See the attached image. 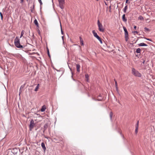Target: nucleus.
Listing matches in <instances>:
<instances>
[{
  "mask_svg": "<svg viewBox=\"0 0 155 155\" xmlns=\"http://www.w3.org/2000/svg\"><path fill=\"white\" fill-rule=\"evenodd\" d=\"M132 73L136 77H140L141 76V74L134 68H133L132 69Z\"/></svg>",
  "mask_w": 155,
  "mask_h": 155,
  "instance_id": "nucleus-1",
  "label": "nucleus"
},
{
  "mask_svg": "<svg viewBox=\"0 0 155 155\" xmlns=\"http://www.w3.org/2000/svg\"><path fill=\"white\" fill-rule=\"evenodd\" d=\"M97 25L98 27V29L99 31L101 32H104V29L103 28V26L99 20L97 21Z\"/></svg>",
  "mask_w": 155,
  "mask_h": 155,
  "instance_id": "nucleus-2",
  "label": "nucleus"
},
{
  "mask_svg": "<svg viewBox=\"0 0 155 155\" xmlns=\"http://www.w3.org/2000/svg\"><path fill=\"white\" fill-rule=\"evenodd\" d=\"M123 29L125 32V40L126 41H127L129 39L128 32L126 27H123Z\"/></svg>",
  "mask_w": 155,
  "mask_h": 155,
  "instance_id": "nucleus-3",
  "label": "nucleus"
},
{
  "mask_svg": "<svg viewBox=\"0 0 155 155\" xmlns=\"http://www.w3.org/2000/svg\"><path fill=\"white\" fill-rule=\"evenodd\" d=\"M65 0H58L59 5L60 8L62 9L64 8Z\"/></svg>",
  "mask_w": 155,
  "mask_h": 155,
  "instance_id": "nucleus-4",
  "label": "nucleus"
},
{
  "mask_svg": "<svg viewBox=\"0 0 155 155\" xmlns=\"http://www.w3.org/2000/svg\"><path fill=\"white\" fill-rule=\"evenodd\" d=\"M14 43L15 46L17 48H19V38L18 37H16L15 39Z\"/></svg>",
  "mask_w": 155,
  "mask_h": 155,
  "instance_id": "nucleus-5",
  "label": "nucleus"
},
{
  "mask_svg": "<svg viewBox=\"0 0 155 155\" xmlns=\"http://www.w3.org/2000/svg\"><path fill=\"white\" fill-rule=\"evenodd\" d=\"M35 124L34 123L33 120V119L31 120L30 122V124L29 125V128L30 130L31 131L32 130L35 126Z\"/></svg>",
  "mask_w": 155,
  "mask_h": 155,
  "instance_id": "nucleus-6",
  "label": "nucleus"
},
{
  "mask_svg": "<svg viewBox=\"0 0 155 155\" xmlns=\"http://www.w3.org/2000/svg\"><path fill=\"white\" fill-rule=\"evenodd\" d=\"M19 10L18 8L15 10V13L14 15V16L15 18L17 19L19 15Z\"/></svg>",
  "mask_w": 155,
  "mask_h": 155,
  "instance_id": "nucleus-7",
  "label": "nucleus"
},
{
  "mask_svg": "<svg viewBox=\"0 0 155 155\" xmlns=\"http://www.w3.org/2000/svg\"><path fill=\"white\" fill-rule=\"evenodd\" d=\"M103 99V95L101 94H100L98 96L97 98V99L93 98V99L95 101H101Z\"/></svg>",
  "mask_w": 155,
  "mask_h": 155,
  "instance_id": "nucleus-8",
  "label": "nucleus"
},
{
  "mask_svg": "<svg viewBox=\"0 0 155 155\" xmlns=\"http://www.w3.org/2000/svg\"><path fill=\"white\" fill-rule=\"evenodd\" d=\"M92 33L94 35V36L96 37L97 39H100V37L99 36L97 35V33L95 32V30L92 31Z\"/></svg>",
  "mask_w": 155,
  "mask_h": 155,
  "instance_id": "nucleus-9",
  "label": "nucleus"
},
{
  "mask_svg": "<svg viewBox=\"0 0 155 155\" xmlns=\"http://www.w3.org/2000/svg\"><path fill=\"white\" fill-rule=\"evenodd\" d=\"M58 140H59V141H61L63 143H64V140L63 138L62 137H58ZM54 140H55L56 141H57V142L58 143L59 141H58L55 138L54 139Z\"/></svg>",
  "mask_w": 155,
  "mask_h": 155,
  "instance_id": "nucleus-10",
  "label": "nucleus"
},
{
  "mask_svg": "<svg viewBox=\"0 0 155 155\" xmlns=\"http://www.w3.org/2000/svg\"><path fill=\"white\" fill-rule=\"evenodd\" d=\"M41 146L43 148L44 151H45L46 150V148L45 147V144L44 142H42L41 143Z\"/></svg>",
  "mask_w": 155,
  "mask_h": 155,
  "instance_id": "nucleus-11",
  "label": "nucleus"
},
{
  "mask_svg": "<svg viewBox=\"0 0 155 155\" xmlns=\"http://www.w3.org/2000/svg\"><path fill=\"white\" fill-rule=\"evenodd\" d=\"M48 123H46L44 125V132L46 130L47 128H48Z\"/></svg>",
  "mask_w": 155,
  "mask_h": 155,
  "instance_id": "nucleus-12",
  "label": "nucleus"
},
{
  "mask_svg": "<svg viewBox=\"0 0 155 155\" xmlns=\"http://www.w3.org/2000/svg\"><path fill=\"white\" fill-rule=\"evenodd\" d=\"M80 66L79 64H76V68L77 71L78 72H79L80 71Z\"/></svg>",
  "mask_w": 155,
  "mask_h": 155,
  "instance_id": "nucleus-13",
  "label": "nucleus"
},
{
  "mask_svg": "<svg viewBox=\"0 0 155 155\" xmlns=\"http://www.w3.org/2000/svg\"><path fill=\"white\" fill-rule=\"evenodd\" d=\"M122 19L123 21L124 22H126L127 21V19L125 17V14H124L122 17Z\"/></svg>",
  "mask_w": 155,
  "mask_h": 155,
  "instance_id": "nucleus-14",
  "label": "nucleus"
},
{
  "mask_svg": "<svg viewBox=\"0 0 155 155\" xmlns=\"http://www.w3.org/2000/svg\"><path fill=\"white\" fill-rule=\"evenodd\" d=\"M138 45L140 46H147V44H146L143 43H140V44H139Z\"/></svg>",
  "mask_w": 155,
  "mask_h": 155,
  "instance_id": "nucleus-15",
  "label": "nucleus"
},
{
  "mask_svg": "<svg viewBox=\"0 0 155 155\" xmlns=\"http://www.w3.org/2000/svg\"><path fill=\"white\" fill-rule=\"evenodd\" d=\"M35 24L37 26V27H38V24L37 19H35L34 21Z\"/></svg>",
  "mask_w": 155,
  "mask_h": 155,
  "instance_id": "nucleus-16",
  "label": "nucleus"
},
{
  "mask_svg": "<svg viewBox=\"0 0 155 155\" xmlns=\"http://www.w3.org/2000/svg\"><path fill=\"white\" fill-rule=\"evenodd\" d=\"M46 107L45 106H43L41 108V111L42 112L44 111L46 109Z\"/></svg>",
  "mask_w": 155,
  "mask_h": 155,
  "instance_id": "nucleus-17",
  "label": "nucleus"
},
{
  "mask_svg": "<svg viewBox=\"0 0 155 155\" xmlns=\"http://www.w3.org/2000/svg\"><path fill=\"white\" fill-rule=\"evenodd\" d=\"M113 115V113L112 111H111L109 114V116L110 118V119L111 120L112 119V117Z\"/></svg>",
  "mask_w": 155,
  "mask_h": 155,
  "instance_id": "nucleus-18",
  "label": "nucleus"
},
{
  "mask_svg": "<svg viewBox=\"0 0 155 155\" xmlns=\"http://www.w3.org/2000/svg\"><path fill=\"white\" fill-rule=\"evenodd\" d=\"M39 84H38L36 86V87L35 89V91H38V88H39Z\"/></svg>",
  "mask_w": 155,
  "mask_h": 155,
  "instance_id": "nucleus-19",
  "label": "nucleus"
},
{
  "mask_svg": "<svg viewBox=\"0 0 155 155\" xmlns=\"http://www.w3.org/2000/svg\"><path fill=\"white\" fill-rule=\"evenodd\" d=\"M20 60H22L24 62H25V59L22 57L21 55H20Z\"/></svg>",
  "mask_w": 155,
  "mask_h": 155,
  "instance_id": "nucleus-20",
  "label": "nucleus"
},
{
  "mask_svg": "<svg viewBox=\"0 0 155 155\" xmlns=\"http://www.w3.org/2000/svg\"><path fill=\"white\" fill-rule=\"evenodd\" d=\"M88 77L89 75L88 74H86L85 75V78L86 79V80L87 81H88Z\"/></svg>",
  "mask_w": 155,
  "mask_h": 155,
  "instance_id": "nucleus-21",
  "label": "nucleus"
},
{
  "mask_svg": "<svg viewBox=\"0 0 155 155\" xmlns=\"http://www.w3.org/2000/svg\"><path fill=\"white\" fill-rule=\"evenodd\" d=\"M47 49L48 55V56L49 57H50V54L49 50V49H48V48L47 47Z\"/></svg>",
  "mask_w": 155,
  "mask_h": 155,
  "instance_id": "nucleus-22",
  "label": "nucleus"
},
{
  "mask_svg": "<svg viewBox=\"0 0 155 155\" xmlns=\"http://www.w3.org/2000/svg\"><path fill=\"white\" fill-rule=\"evenodd\" d=\"M141 50L140 48H137V49L136 52L137 53H139L140 52Z\"/></svg>",
  "mask_w": 155,
  "mask_h": 155,
  "instance_id": "nucleus-23",
  "label": "nucleus"
},
{
  "mask_svg": "<svg viewBox=\"0 0 155 155\" xmlns=\"http://www.w3.org/2000/svg\"><path fill=\"white\" fill-rule=\"evenodd\" d=\"M127 9V6L126 5L124 8V13H126V10Z\"/></svg>",
  "mask_w": 155,
  "mask_h": 155,
  "instance_id": "nucleus-24",
  "label": "nucleus"
},
{
  "mask_svg": "<svg viewBox=\"0 0 155 155\" xmlns=\"http://www.w3.org/2000/svg\"><path fill=\"white\" fill-rule=\"evenodd\" d=\"M145 31H150V29L148 28L145 27L144 28Z\"/></svg>",
  "mask_w": 155,
  "mask_h": 155,
  "instance_id": "nucleus-25",
  "label": "nucleus"
},
{
  "mask_svg": "<svg viewBox=\"0 0 155 155\" xmlns=\"http://www.w3.org/2000/svg\"><path fill=\"white\" fill-rule=\"evenodd\" d=\"M138 19H140V20H143V17L142 16H140L138 17Z\"/></svg>",
  "mask_w": 155,
  "mask_h": 155,
  "instance_id": "nucleus-26",
  "label": "nucleus"
},
{
  "mask_svg": "<svg viewBox=\"0 0 155 155\" xmlns=\"http://www.w3.org/2000/svg\"><path fill=\"white\" fill-rule=\"evenodd\" d=\"M138 127H136V129L135 130V133L136 134L138 132Z\"/></svg>",
  "mask_w": 155,
  "mask_h": 155,
  "instance_id": "nucleus-27",
  "label": "nucleus"
},
{
  "mask_svg": "<svg viewBox=\"0 0 155 155\" xmlns=\"http://www.w3.org/2000/svg\"><path fill=\"white\" fill-rule=\"evenodd\" d=\"M0 15L1 17V20H2L3 19V15L1 12L0 13Z\"/></svg>",
  "mask_w": 155,
  "mask_h": 155,
  "instance_id": "nucleus-28",
  "label": "nucleus"
},
{
  "mask_svg": "<svg viewBox=\"0 0 155 155\" xmlns=\"http://www.w3.org/2000/svg\"><path fill=\"white\" fill-rule=\"evenodd\" d=\"M81 43V45H84V41L83 40L81 41H80Z\"/></svg>",
  "mask_w": 155,
  "mask_h": 155,
  "instance_id": "nucleus-29",
  "label": "nucleus"
},
{
  "mask_svg": "<svg viewBox=\"0 0 155 155\" xmlns=\"http://www.w3.org/2000/svg\"><path fill=\"white\" fill-rule=\"evenodd\" d=\"M23 34H24V32H23V31L21 32V36H20V38H21L22 36H23Z\"/></svg>",
  "mask_w": 155,
  "mask_h": 155,
  "instance_id": "nucleus-30",
  "label": "nucleus"
},
{
  "mask_svg": "<svg viewBox=\"0 0 155 155\" xmlns=\"http://www.w3.org/2000/svg\"><path fill=\"white\" fill-rule=\"evenodd\" d=\"M144 38L145 39H146V40H148V41H152V40H151V39H150V38H145V37Z\"/></svg>",
  "mask_w": 155,
  "mask_h": 155,
  "instance_id": "nucleus-31",
  "label": "nucleus"
},
{
  "mask_svg": "<svg viewBox=\"0 0 155 155\" xmlns=\"http://www.w3.org/2000/svg\"><path fill=\"white\" fill-rule=\"evenodd\" d=\"M25 46V45H21L20 44V48H23V47H24Z\"/></svg>",
  "mask_w": 155,
  "mask_h": 155,
  "instance_id": "nucleus-32",
  "label": "nucleus"
},
{
  "mask_svg": "<svg viewBox=\"0 0 155 155\" xmlns=\"http://www.w3.org/2000/svg\"><path fill=\"white\" fill-rule=\"evenodd\" d=\"M25 84H24L23 85H22L20 87V90L21 89H22L25 86Z\"/></svg>",
  "mask_w": 155,
  "mask_h": 155,
  "instance_id": "nucleus-33",
  "label": "nucleus"
},
{
  "mask_svg": "<svg viewBox=\"0 0 155 155\" xmlns=\"http://www.w3.org/2000/svg\"><path fill=\"white\" fill-rule=\"evenodd\" d=\"M99 41H100V42L101 43V44H102V40L101 39V38H100V39H98Z\"/></svg>",
  "mask_w": 155,
  "mask_h": 155,
  "instance_id": "nucleus-34",
  "label": "nucleus"
},
{
  "mask_svg": "<svg viewBox=\"0 0 155 155\" xmlns=\"http://www.w3.org/2000/svg\"><path fill=\"white\" fill-rule=\"evenodd\" d=\"M38 2L40 3L41 5L42 4V3L41 1V0H38Z\"/></svg>",
  "mask_w": 155,
  "mask_h": 155,
  "instance_id": "nucleus-35",
  "label": "nucleus"
},
{
  "mask_svg": "<svg viewBox=\"0 0 155 155\" xmlns=\"http://www.w3.org/2000/svg\"><path fill=\"white\" fill-rule=\"evenodd\" d=\"M138 124H139V121H138L137 122V123L136 124V127H138Z\"/></svg>",
  "mask_w": 155,
  "mask_h": 155,
  "instance_id": "nucleus-36",
  "label": "nucleus"
},
{
  "mask_svg": "<svg viewBox=\"0 0 155 155\" xmlns=\"http://www.w3.org/2000/svg\"><path fill=\"white\" fill-rule=\"evenodd\" d=\"M115 87H117V81H115Z\"/></svg>",
  "mask_w": 155,
  "mask_h": 155,
  "instance_id": "nucleus-37",
  "label": "nucleus"
},
{
  "mask_svg": "<svg viewBox=\"0 0 155 155\" xmlns=\"http://www.w3.org/2000/svg\"><path fill=\"white\" fill-rule=\"evenodd\" d=\"M61 34L63 35L64 34L63 33V31L62 30V28L61 27Z\"/></svg>",
  "mask_w": 155,
  "mask_h": 155,
  "instance_id": "nucleus-38",
  "label": "nucleus"
},
{
  "mask_svg": "<svg viewBox=\"0 0 155 155\" xmlns=\"http://www.w3.org/2000/svg\"><path fill=\"white\" fill-rule=\"evenodd\" d=\"M133 33H136L137 34H138V31H134Z\"/></svg>",
  "mask_w": 155,
  "mask_h": 155,
  "instance_id": "nucleus-39",
  "label": "nucleus"
},
{
  "mask_svg": "<svg viewBox=\"0 0 155 155\" xmlns=\"http://www.w3.org/2000/svg\"><path fill=\"white\" fill-rule=\"evenodd\" d=\"M79 38H80V41H82L83 40V39H82V38L80 36L79 37Z\"/></svg>",
  "mask_w": 155,
  "mask_h": 155,
  "instance_id": "nucleus-40",
  "label": "nucleus"
},
{
  "mask_svg": "<svg viewBox=\"0 0 155 155\" xmlns=\"http://www.w3.org/2000/svg\"><path fill=\"white\" fill-rule=\"evenodd\" d=\"M116 90L117 91H118V87H116Z\"/></svg>",
  "mask_w": 155,
  "mask_h": 155,
  "instance_id": "nucleus-41",
  "label": "nucleus"
},
{
  "mask_svg": "<svg viewBox=\"0 0 155 155\" xmlns=\"http://www.w3.org/2000/svg\"><path fill=\"white\" fill-rule=\"evenodd\" d=\"M134 29H135V30H136V28H137V27L136 26H134Z\"/></svg>",
  "mask_w": 155,
  "mask_h": 155,
  "instance_id": "nucleus-42",
  "label": "nucleus"
},
{
  "mask_svg": "<svg viewBox=\"0 0 155 155\" xmlns=\"http://www.w3.org/2000/svg\"><path fill=\"white\" fill-rule=\"evenodd\" d=\"M129 0H126V3H128V1Z\"/></svg>",
  "mask_w": 155,
  "mask_h": 155,
  "instance_id": "nucleus-43",
  "label": "nucleus"
},
{
  "mask_svg": "<svg viewBox=\"0 0 155 155\" xmlns=\"http://www.w3.org/2000/svg\"><path fill=\"white\" fill-rule=\"evenodd\" d=\"M21 3H23V2L24 0H21Z\"/></svg>",
  "mask_w": 155,
  "mask_h": 155,
  "instance_id": "nucleus-44",
  "label": "nucleus"
},
{
  "mask_svg": "<svg viewBox=\"0 0 155 155\" xmlns=\"http://www.w3.org/2000/svg\"><path fill=\"white\" fill-rule=\"evenodd\" d=\"M145 60H144V61H143V64H144L145 63Z\"/></svg>",
  "mask_w": 155,
  "mask_h": 155,
  "instance_id": "nucleus-45",
  "label": "nucleus"
},
{
  "mask_svg": "<svg viewBox=\"0 0 155 155\" xmlns=\"http://www.w3.org/2000/svg\"><path fill=\"white\" fill-rule=\"evenodd\" d=\"M18 107H19V106H20V105H19V104L18 103Z\"/></svg>",
  "mask_w": 155,
  "mask_h": 155,
  "instance_id": "nucleus-46",
  "label": "nucleus"
},
{
  "mask_svg": "<svg viewBox=\"0 0 155 155\" xmlns=\"http://www.w3.org/2000/svg\"><path fill=\"white\" fill-rule=\"evenodd\" d=\"M34 6H35V5H34V4L33 5V9L34 8Z\"/></svg>",
  "mask_w": 155,
  "mask_h": 155,
  "instance_id": "nucleus-47",
  "label": "nucleus"
},
{
  "mask_svg": "<svg viewBox=\"0 0 155 155\" xmlns=\"http://www.w3.org/2000/svg\"><path fill=\"white\" fill-rule=\"evenodd\" d=\"M63 37H64L63 36H62V37L63 40Z\"/></svg>",
  "mask_w": 155,
  "mask_h": 155,
  "instance_id": "nucleus-48",
  "label": "nucleus"
},
{
  "mask_svg": "<svg viewBox=\"0 0 155 155\" xmlns=\"http://www.w3.org/2000/svg\"><path fill=\"white\" fill-rule=\"evenodd\" d=\"M31 11L33 12V10L31 9Z\"/></svg>",
  "mask_w": 155,
  "mask_h": 155,
  "instance_id": "nucleus-49",
  "label": "nucleus"
},
{
  "mask_svg": "<svg viewBox=\"0 0 155 155\" xmlns=\"http://www.w3.org/2000/svg\"><path fill=\"white\" fill-rule=\"evenodd\" d=\"M114 81H115H115H116L115 79H114Z\"/></svg>",
  "mask_w": 155,
  "mask_h": 155,
  "instance_id": "nucleus-50",
  "label": "nucleus"
},
{
  "mask_svg": "<svg viewBox=\"0 0 155 155\" xmlns=\"http://www.w3.org/2000/svg\"><path fill=\"white\" fill-rule=\"evenodd\" d=\"M27 1L28 0H26Z\"/></svg>",
  "mask_w": 155,
  "mask_h": 155,
  "instance_id": "nucleus-51",
  "label": "nucleus"
}]
</instances>
